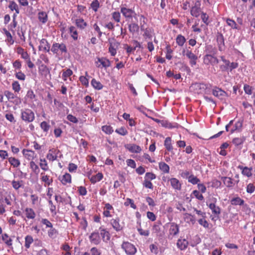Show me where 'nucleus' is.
<instances>
[{
    "instance_id": "nucleus-41",
    "label": "nucleus",
    "mask_w": 255,
    "mask_h": 255,
    "mask_svg": "<svg viewBox=\"0 0 255 255\" xmlns=\"http://www.w3.org/2000/svg\"><path fill=\"white\" fill-rule=\"evenodd\" d=\"M177 44L180 46H182L186 41V39L184 36L181 34L178 35L176 39Z\"/></svg>"
},
{
    "instance_id": "nucleus-25",
    "label": "nucleus",
    "mask_w": 255,
    "mask_h": 255,
    "mask_svg": "<svg viewBox=\"0 0 255 255\" xmlns=\"http://www.w3.org/2000/svg\"><path fill=\"white\" fill-rule=\"evenodd\" d=\"M212 86L209 84L200 83L198 86L200 90H203L205 94H209L211 91Z\"/></svg>"
},
{
    "instance_id": "nucleus-19",
    "label": "nucleus",
    "mask_w": 255,
    "mask_h": 255,
    "mask_svg": "<svg viewBox=\"0 0 255 255\" xmlns=\"http://www.w3.org/2000/svg\"><path fill=\"white\" fill-rule=\"evenodd\" d=\"M59 180L63 185H66L67 183H71V176L69 173H66L62 176H59Z\"/></svg>"
},
{
    "instance_id": "nucleus-43",
    "label": "nucleus",
    "mask_w": 255,
    "mask_h": 255,
    "mask_svg": "<svg viewBox=\"0 0 255 255\" xmlns=\"http://www.w3.org/2000/svg\"><path fill=\"white\" fill-rule=\"evenodd\" d=\"M33 242V239L32 236L27 235L25 238V247L26 248L28 249L30 245Z\"/></svg>"
},
{
    "instance_id": "nucleus-11",
    "label": "nucleus",
    "mask_w": 255,
    "mask_h": 255,
    "mask_svg": "<svg viewBox=\"0 0 255 255\" xmlns=\"http://www.w3.org/2000/svg\"><path fill=\"white\" fill-rule=\"evenodd\" d=\"M120 220L118 217L116 219H112L110 221L111 225L117 232L121 231L123 229V227L120 224Z\"/></svg>"
},
{
    "instance_id": "nucleus-62",
    "label": "nucleus",
    "mask_w": 255,
    "mask_h": 255,
    "mask_svg": "<svg viewBox=\"0 0 255 255\" xmlns=\"http://www.w3.org/2000/svg\"><path fill=\"white\" fill-rule=\"evenodd\" d=\"M201 18L202 21L205 23L206 25H208L209 21V16L207 15V14L204 12H202L201 13Z\"/></svg>"
},
{
    "instance_id": "nucleus-24",
    "label": "nucleus",
    "mask_w": 255,
    "mask_h": 255,
    "mask_svg": "<svg viewBox=\"0 0 255 255\" xmlns=\"http://www.w3.org/2000/svg\"><path fill=\"white\" fill-rule=\"evenodd\" d=\"M75 24L78 28L81 29H84L88 25L87 23L82 18L75 19Z\"/></svg>"
},
{
    "instance_id": "nucleus-46",
    "label": "nucleus",
    "mask_w": 255,
    "mask_h": 255,
    "mask_svg": "<svg viewBox=\"0 0 255 255\" xmlns=\"http://www.w3.org/2000/svg\"><path fill=\"white\" fill-rule=\"evenodd\" d=\"M73 74V71L70 69H67L64 71L62 74V78L64 81H66L67 77H70Z\"/></svg>"
},
{
    "instance_id": "nucleus-27",
    "label": "nucleus",
    "mask_w": 255,
    "mask_h": 255,
    "mask_svg": "<svg viewBox=\"0 0 255 255\" xmlns=\"http://www.w3.org/2000/svg\"><path fill=\"white\" fill-rule=\"evenodd\" d=\"M38 18L42 23H45L48 20V15L46 12L40 11L38 13Z\"/></svg>"
},
{
    "instance_id": "nucleus-12",
    "label": "nucleus",
    "mask_w": 255,
    "mask_h": 255,
    "mask_svg": "<svg viewBox=\"0 0 255 255\" xmlns=\"http://www.w3.org/2000/svg\"><path fill=\"white\" fill-rule=\"evenodd\" d=\"M221 179L225 185L229 188L233 187L235 183L238 184L239 182V179L233 181L231 178L228 177H222Z\"/></svg>"
},
{
    "instance_id": "nucleus-51",
    "label": "nucleus",
    "mask_w": 255,
    "mask_h": 255,
    "mask_svg": "<svg viewBox=\"0 0 255 255\" xmlns=\"http://www.w3.org/2000/svg\"><path fill=\"white\" fill-rule=\"evenodd\" d=\"M40 127L43 129V131L47 132L49 128L50 125L45 121H43L40 124Z\"/></svg>"
},
{
    "instance_id": "nucleus-53",
    "label": "nucleus",
    "mask_w": 255,
    "mask_h": 255,
    "mask_svg": "<svg viewBox=\"0 0 255 255\" xmlns=\"http://www.w3.org/2000/svg\"><path fill=\"white\" fill-rule=\"evenodd\" d=\"M156 177V176L155 174L152 172H147L145 175L144 179L150 181L155 179Z\"/></svg>"
},
{
    "instance_id": "nucleus-64",
    "label": "nucleus",
    "mask_w": 255,
    "mask_h": 255,
    "mask_svg": "<svg viewBox=\"0 0 255 255\" xmlns=\"http://www.w3.org/2000/svg\"><path fill=\"white\" fill-rule=\"evenodd\" d=\"M42 181L46 183L48 185H50L52 182V179H49L47 175H44L41 178Z\"/></svg>"
},
{
    "instance_id": "nucleus-29",
    "label": "nucleus",
    "mask_w": 255,
    "mask_h": 255,
    "mask_svg": "<svg viewBox=\"0 0 255 255\" xmlns=\"http://www.w3.org/2000/svg\"><path fill=\"white\" fill-rule=\"evenodd\" d=\"M128 27L129 32L132 34L139 31V27L138 25L135 22H132L130 24H128Z\"/></svg>"
},
{
    "instance_id": "nucleus-31",
    "label": "nucleus",
    "mask_w": 255,
    "mask_h": 255,
    "mask_svg": "<svg viewBox=\"0 0 255 255\" xmlns=\"http://www.w3.org/2000/svg\"><path fill=\"white\" fill-rule=\"evenodd\" d=\"M2 240L4 242V243L8 247H10L11 248L12 247V239L9 238L8 235L4 233L2 235Z\"/></svg>"
},
{
    "instance_id": "nucleus-13",
    "label": "nucleus",
    "mask_w": 255,
    "mask_h": 255,
    "mask_svg": "<svg viewBox=\"0 0 255 255\" xmlns=\"http://www.w3.org/2000/svg\"><path fill=\"white\" fill-rule=\"evenodd\" d=\"M200 5V2L197 1L195 3V5L191 7L190 13L193 16L198 17L199 16L201 12V9L199 7Z\"/></svg>"
},
{
    "instance_id": "nucleus-36",
    "label": "nucleus",
    "mask_w": 255,
    "mask_h": 255,
    "mask_svg": "<svg viewBox=\"0 0 255 255\" xmlns=\"http://www.w3.org/2000/svg\"><path fill=\"white\" fill-rule=\"evenodd\" d=\"M8 8L11 10H15L16 13H19V9L18 5L14 1H9V4L8 5Z\"/></svg>"
},
{
    "instance_id": "nucleus-35",
    "label": "nucleus",
    "mask_w": 255,
    "mask_h": 255,
    "mask_svg": "<svg viewBox=\"0 0 255 255\" xmlns=\"http://www.w3.org/2000/svg\"><path fill=\"white\" fill-rule=\"evenodd\" d=\"M159 168L164 173H168L169 172V166L165 162H160L159 163Z\"/></svg>"
},
{
    "instance_id": "nucleus-16",
    "label": "nucleus",
    "mask_w": 255,
    "mask_h": 255,
    "mask_svg": "<svg viewBox=\"0 0 255 255\" xmlns=\"http://www.w3.org/2000/svg\"><path fill=\"white\" fill-rule=\"evenodd\" d=\"M224 36L222 33L219 34L217 36V41L218 46L219 50L222 51L224 50V47L225 45Z\"/></svg>"
},
{
    "instance_id": "nucleus-47",
    "label": "nucleus",
    "mask_w": 255,
    "mask_h": 255,
    "mask_svg": "<svg viewBox=\"0 0 255 255\" xmlns=\"http://www.w3.org/2000/svg\"><path fill=\"white\" fill-rule=\"evenodd\" d=\"M30 166L35 174H38L39 173L40 171L39 167L34 161H32L30 162Z\"/></svg>"
},
{
    "instance_id": "nucleus-7",
    "label": "nucleus",
    "mask_w": 255,
    "mask_h": 255,
    "mask_svg": "<svg viewBox=\"0 0 255 255\" xmlns=\"http://www.w3.org/2000/svg\"><path fill=\"white\" fill-rule=\"evenodd\" d=\"M121 12L126 18H132L136 15V13L133 9L128 8L124 6L121 7Z\"/></svg>"
},
{
    "instance_id": "nucleus-8",
    "label": "nucleus",
    "mask_w": 255,
    "mask_h": 255,
    "mask_svg": "<svg viewBox=\"0 0 255 255\" xmlns=\"http://www.w3.org/2000/svg\"><path fill=\"white\" fill-rule=\"evenodd\" d=\"M203 62L206 65H215L219 63V60L215 55H205L203 57Z\"/></svg>"
},
{
    "instance_id": "nucleus-33",
    "label": "nucleus",
    "mask_w": 255,
    "mask_h": 255,
    "mask_svg": "<svg viewBox=\"0 0 255 255\" xmlns=\"http://www.w3.org/2000/svg\"><path fill=\"white\" fill-rule=\"evenodd\" d=\"M26 217L28 219H33L35 217L36 214L34 210L31 208H26L25 209Z\"/></svg>"
},
{
    "instance_id": "nucleus-17",
    "label": "nucleus",
    "mask_w": 255,
    "mask_h": 255,
    "mask_svg": "<svg viewBox=\"0 0 255 255\" xmlns=\"http://www.w3.org/2000/svg\"><path fill=\"white\" fill-rule=\"evenodd\" d=\"M126 148H127L130 152L132 153H139L141 151V147L137 145L132 144H127L126 145Z\"/></svg>"
},
{
    "instance_id": "nucleus-59",
    "label": "nucleus",
    "mask_w": 255,
    "mask_h": 255,
    "mask_svg": "<svg viewBox=\"0 0 255 255\" xmlns=\"http://www.w3.org/2000/svg\"><path fill=\"white\" fill-rule=\"evenodd\" d=\"M113 18L117 22L120 21L121 14L118 11H115L112 13Z\"/></svg>"
},
{
    "instance_id": "nucleus-34",
    "label": "nucleus",
    "mask_w": 255,
    "mask_h": 255,
    "mask_svg": "<svg viewBox=\"0 0 255 255\" xmlns=\"http://www.w3.org/2000/svg\"><path fill=\"white\" fill-rule=\"evenodd\" d=\"M103 178V175L102 173L99 172L96 175L92 176L90 178V181L94 184L98 181H101Z\"/></svg>"
},
{
    "instance_id": "nucleus-1",
    "label": "nucleus",
    "mask_w": 255,
    "mask_h": 255,
    "mask_svg": "<svg viewBox=\"0 0 255 255\" xmlns=\"http://www.w3.org/2000/svg\"><path fill=\"white\" fill-rule=\"evenodd\" d=\"M21 118L23 121L26 122L31 123L35 119L34 114L29 109L21 110Z\"/></svg>"
},
{
    "instance_id": "nucleus-22",
    "label": "nucleus",
    "mask_w": 255,
    "mask_h": 255,
    "mask_svg": "<svg viewBox=\"0 0 255 255\" xmlns=\"http://www.w3.org/2000/svg\"><path fill=\"white\" fill-rule=\"evenodd\" d=\"M244 120L243 119L239 120L235 125L234 128L231 129V133H233L235 131H241L243 127Z\"/></svg>"
},
{
    "instance_id": "nucleus-45",
    "label": "nucleus",
    "mask_w": 255,
    "mask_h": 255,
    "mask_svg": "<svg viewBox=\"0 0 255 255\" xmlns=\"http://www.w3.org/2000/svg\"><path fill=\"white\" fill-rule=\"evenodd\" d=\"M200 181V179L193 174L190 175L188 178V182L193 185L198 184Z\"/></svg>"
},
{
    "instance_id": "nucleus-6",
    "label": "nucleus",
    "mask_w": 255,
    "mask_h": 255,
    "mask_svg": "<svg viewBox=\"0 0 255 255\" xmlns=\"http://www.w3.org/2000/svg\"><path fill=\"white\" fill-rule=\"evenodd\" d=\"M109 51L111 53V55L114 56L117 53V49L120 45V42L117 41L114 38L109 39Z\"/></svg>"
},
{
    "instance_id": "nucleus-37",
    "label": "nucleus",
    "mask_w": 255,
    "mask_h": 255,
    "mask_svg": "<svg viewBox=\"0 0 255 255\" xmlns=\"http://www.w3.org/2000/svg\"><path fill=\"white\" fill-rule=\"evenodd\" d=\"M69 32L71 34V36L73 38V39L75 40H77L78 39V32L76 30V28L74 26H71L69 28Z\"/></svg>"
},
{
    "instance_id": "nucleus-48",
    "label": "nucleus",
    "mask_w": 255,
    "mask_h": 255,
    "mask_svg": "<svg viewBox=\"0 0 255 255\" xmlns=\"http://www.w3.org/2000/svg\"><path fill=\"white\" fill-rule=\"evenodd\" d=\"M252 168H248V167H244L243 170L242 171V173L243 175L247 176L248 177H251L252 175V173L251 172Z\"/></svg>"
},
{
    "instance_id": "nucleus-63",
    "label": "nucleus",
    "mask_w": 255,
    "mask_h": 255,
    "mask_svg": "<svg viewBox=\"0 0 255 255\" xmlns=\"http://www.w3.org/2000/svg\"><path fill=\"white\" fill-rule=\"evenodd\" d=\"M129 204L130 205V207L133 209H135L136 208V206L134 204L133 200L131 199L127 198L126 201L125 202V205L127 206Z\"/></svg>"
},
{
    "instance_id": "nucleus-15",
    "label": "nucleus",
    "mask_w": 255,
    "mask_h": 255,
    "mask_svg": "<svg viewBox=\"0 0 255 255\" xmlns=\"http://www.w3.org/2000/svg\"><path fill=\"white\" fill-rule=\"evenodd\" d=\"M168 181H170V184L174 189L178 191L181 189V184L177 178H172L169 179Z\"/></svg>"
},
{
    "instance_id": "nucleus-20",
    "label": "nucleus",
    "mask_w": 255,
    "mask_h": 255,
    "mask_svg": "<svg viewBox=\"0 0 255 255\" xmlns=\"http://www.w3.org/2000/svg\"><path fill=\"white\" fill-rule=\"evenodd\" d=\"M188 245V242L186 239H179L177 242V246L181 250H185L187 248Z\"/></svg>"
},
{
    "instance_id": "nucleus-10",
    "label": "nucleus",
    "mask_w": 255,
    "mask_h": 255,
    "mask_svg": "<svg viewBox=\"0 0 255 255\" xmlns=\"http://www.w3.org/2000/svg\"><path fill=\"white\" fill-rule=\"evenodd\" d=\"M89 240L92 244L98 245L101 243V238L98 232H94L89 236Z\"/></svg>"
},
{
    "instance_id": "nucleus-57",
    "label": "nucleus",
    "mask_w": 255,
    "mask_h": 255,
    "mask_svg": "<svg viewBox=\"0 0 255 255\" xmlns=\"http://www.w3.org/2000/svg\"><path fill=\"white\" fill-rule=\"evenodd\" d=\"M253 87L249 85L245 84L244 86V90L246 94L248 95H251L252 94Z\"/></svg>"
},
{
    "instance_id": "nucleus-40",
    "label": "nucleus",
    "mask_w": 255,
    "mask_h": 255,
    "mask_svg": "<svg viewBox=\"0 0 255 255\" xmlns=\"http://www.w3.org/2000/svg\"><path fill=\"white\" fill-rule=\"evenodd\" d=\"M8 162L14 167L19 166L20 164V161L18 159L12 157L8 158Z\"/></svg>"
},
{
    "instance_id": "nucleus-55",
    "label": "nucleus",
    "mask_w": 255,
    "mask_h": 255,
    "mask_svg": "<svg viewBox=\"0 0 255 255\" xmlns=\"http://www.w3.org/2000/svg\"><path fill=\"white\" fill-rule=\"evenodd\" d=\"M12 88L15 92H18L20 90V86L18 82L14 81L12 84Z\"/></svg>"
},
{
    "instance_id": "nucleus-49",
    "label": "nucleus",
    "mask_w": 255,
    "mask_h": 255,
    "mask_svg": "<svg viewBox=\"0 0 255 255\" xmlns=\"http://www.w3.org/2000/svg\"><path fill=\"white\" fill-rule=\"evenodd\" d=\"M226 22L228 25L230 26L232 28L236 29H239V27L237 26V23L234 20L231 19L230 18H228L227 19Z\"/></svg>"
},
{
    "instance_id": "nucleus-3",
    "label": "nucleus",
    "mask_w": 255,
    "mask_h": 255,
    "mask_svg": "<svg viewBox=\"0 0 255 255\" xmlns=\"http://www.w3.org/2000/svg\"><path fill=\"white\" fill-rule=\"evenodd\" d=\"M217 199L212 197L210 199L209 201L207 202V205L212 210L213 214L219 215L221 214V208L216 205Z\"/></svg>"
},
{
    "instance_id": "nucleus-4",
    "label": "nucleus",
    "mask_w": 255,
    "mask_h": 255,
    "mask_svg": "<svg viewBox=\"0 0 255 255\" xmlns=\"http://www.w3.org/2000/svg\"><path fill=\"white\" fill-rule=\"evenodd\" d=\"M212 94L222 101L226 100V98L228 97V94L225 91L217 86H215L213 89Z\"/></svg>"
},
{
    "instance_id": "nucleus-42",
    "label": "nucleus",
    "mask_w": 255,
    "mask_h": 255,
    "mask_svg": "<svg viewBox=\"0 0 255 255\" xmlns=\"http://www.w3.org/2000/svg\"><path fill=\"white\" fill-rule=\"evenodd\" d=\"M102 130L107 134H111L114 131L113 128L110 126L105 125L102 127Z\"/></svg>"
},
{
    "instance_id": "nucleus-9",
    "label": "nucleus",
    "mask_w": 255,
    "mask_h": 255,
    "mask_svg": "<svg viewBox=\"0 0 255 255\" xmlns=\"http://www.w3.org/2000/svg\"><path fill=\"white\" fill-rule=\"evenodd\" d=\"M38 50L39 51L43 50L47 52H49L50 50H51L50 45L46 39L42 38L40 40Z\"/></svg>"
},
{
    "instance_id": "nucleus-38",
    "label": "nucleus",
    "mask_w": 255,
    "mask_h": 255,
    "mask_svg": "<svg viewBox=\"0 0 255 255\" xmlns=\"http://www.w3.org/2000/svg\"><path fill=\"white\" fill-rule=\"evenodd\" d=\"M91 85L96 90H101L103 88V85L100 82L97 81L95 79H93L91 81Z\"/></svg>"
},
{
    "instance_id": "nucleus-61",
    "label": "nucleus",
    "mask_w": 255,
    "mask_h": 255,
    "mask_svg": "<svg viewBox=\"0 0 255 255\" xmlns=\"http://www.w3.org/2000/svg\"><path fill=\"white\" fill-rule=\"evenodd\" d=\"M143 186L145 188H149L150 189H152L153 188V186L152 183L149 180H147L144 179V180L143 182Z\"/></svg>"
},
{
    "instance_id": "nucleus-26",
    "label": "nucleus",
    "mask_w": 255,
    "mask_h": 255,
    "mask_svg": "<svg viewBox=\"0 0 255 255\" xmlns=\"http://www.w3.org/2000/svg\"><path fill=\"white\" fill-rule=\"evenodd\" d=\"M244 200L239 197H234L230 200L231 204L235 206H242L244 205Z\"/></svg>"
},
{
    "instance_id": "nucleus-28",
    "label": "nucleus",
    "mask_w": 255,
    "mask_h": 255,
    "mask_svg": "<svg viewBox=\"0 0 255 255\" xmlns=\"http://www.w3.org/2000/svg\"><path fill=\"white\" fill-rule=\"evenodd\" d=\"M98 61L102 65V67L107 68L111 66L110 60L105 57L98 58Z\"/></svg>"
},
{
    "instance_id": "nucleus-2",
    "label": "nucleus",
    "mask_w": 255,
    "mask_h": 255,
    "mask_svg": "<svg viewBox=\"0 0 255 255\" xmlns=\"http://www.w3.org/2000/svg\"><path fill=\"white\" fill-rule=\"evenodd\" d=\"M51 51L54 54H57L59 51L61 53H66L67 52V49L66 45L63 43L54 42L52 45Z\"/></svg>"
},
{
    "instance_id": "nucleus-56",
    "label": "nucleus",
    "mask_w": 255,
    "mask_h": 255,
    "mask_svg": "<svg viewBox=\"0 0 255 255\" xmlns=\"http://www.w3.org/2000/svg\"><path fill=\"white\" fill-rule=\"evenodd\" d=\"M186 56L190 59H197V56L190 50H187L185 54Z\"/></svg>"
},
{
    "instance_id": "nucleus-60",
    "label": "nucleus",
    "mask_w": 255,
    "mask_h": 255,
    "mask_svg": "<svg viewBox=\"0 0 255 255\" xmlns=\"http://www.w3.org/2000/svg\"><path fill=\"white\" fill-rule=\"evenodd\" d=\"M67 119L70 122L74 124H77L78 123V120L77 118L71 114H69L67 115Z\"/></svg>"
},
{
    "instance_id": "nucleus-18",
    "label": "nucleus",
    "mask_w": 255,
    "mask_h": 255,
    "mask_svg": "<svg viewBox=\"0 0 255 255\" xmlns=\"http://www.w3.org/2000/svg\"><path fill=\"white\" fill-rule=\"evenodd\" d=\"M99 230L101 231L100 234L103 241L107 242L110 240V234L108 231L102 227L99 228Z\"/></svg>"
},
{
    "instance_id": "nucleus-23",
    "label": "nucleus",
    "mask_w": 255,
    "mask_h": 255,
    "mask_svg": "<svg viewBox=\"0 0 255 255\" xmlns=\"http://www.w3.org/2000/svg\"><path fill=\"white\" fill-rule=\"evenodd\" d=\"M161 126L163 127L171 129L177 128L178 124L175 123H171L166 120H162L161 121Z\"/></svg>"
},
{
    "instance_id": "nucleus-39",
    "label": "nucleus",
    "mask_w": 255,
    "mask_h": 255,
    "mask_svg": "<svg viewBox=\"0 0 255 255\" xmlns=\"http://www.w3.org/2000/svg\"><path fill=\"white\" fill-rule=\"evenodd\" d=\"M164 146L168 151H171L173 147L171 144V138L170 137H167L164 141Z\"/></svg>"
},
{
    "instance_id": "nucleus-54",
    "label": "nucleus",
    "mask_w": 255,
    "mask_h": 255,
    "mask_svg": "<svg viewBox=\"0 0 255 255\" xmlns=\"http://www.w3.org/2000/svg\"><path fill=\"white\" fill-rule=\"evenodd\" d=\"M198 200L202 201L204 200V197L202 194H200L198 190H194L192 193Z\"/></svg>"
},
{
    "instance_id": "nucleus-58",
    "label": "nucleus",
    "mask_w": 255,
    "mask_h": 255,
    "mask_svg": "<svg viewBox=\"0 0 255 255\" xmlns=\"http://www.w3.org/2000/svg\"><path fill=\"white\" fill-rule=\"evenodd\" d=\"M100 5L99 2L98 0H95L93 1L91 4V6L93 10L95 11H97L98 10V8H99Z\"/></svg>"
},
{
    "instance_id": "nucleus-21",
    "label": "nucleus",
    "mask_w": 255,
    "mask_h": 255,
    "mask_svg": "<svg viewBox=\"0 0 255 255\" xmlns=\"http://www.w3.org/2000/svg\"><path fill=\"white\" fill-rule=\"evenodd\" d=\"M179 229L177 224L175 223H171L169 229V233L173 236L177 235L179 233Z\"/></svg>"
},
{
    "instance_id": "nucleus-44",
    "label": "nucleus",
    "mask_w": 255,
    "mask_h": 255,
    "mask_svg": "<svg viewBox=\"0 0 255 255\" xmlns=\"http://www.w3.org/2000/svg\"><path fill=\"white\" fill-rule=\"evenodd\" d=\"M55 151V150L54 149H51L49 150V153L46 155V157L48 159L52 161L56 160L57 155H54L53 154Z\"/></svg>"
},
{
    "instance_id": "nucleus-50",
    "label": "nucleus",
    "mask_w": 255,
    "mask_h": 255,
    "mask_svg": "<svg viewBox=\"0 0 255 255\" xmlns=\"http://www.w3.org/2000/svg\"><path fill=\"white\" fill-rule=\"evenodd\" d=\"M4 95L6 97L8 100L10 102V101H12L15 98V96L13 93H11L9 91H5L4 92Z\"/></svg>"
},
{
    "instance_id": "nucleus-30",
    "label": "nucleus",
    "mask_w": 255,
    "mask_h": 255,
    "mask_svg": "<svg viewBox=\"0 0 255 255\" xmlns=\"http://www.w3.org/2000/svg\"><path fill=\"white\" fill-rule=\"evenodd\" d=\"M206 55H215L217 53V50L215 47H213L212 45H209L206 47Z\"/></svg>"
},
{
    "instance_id": "nucleus-52",
    "label": "nucleus",
    "mask_w": 255,
    "mask_h": 255,
    "mask_svg": "<svg viewBox=\"0 0 255 255\" xmlns=\"http://www.w3.org/2000/svg\"><path fill=\"white\" fill-rule=\"evenodd\" d=\"M115 132L121 135H126L128 133L127 130L123 127L116 129Z\"/></svg>"
},
{
    "instance_id": "nucleus-14",
    "label": "nucleus",
    "mask_w": 255,
    "mask_h": 255,
    "mask_svg": "<svg viewBox=\"0 0 255 255\" xmlns=\"http://www.w3.org/2000/svg\"><path fill=\"white\" fill-rule=\"evenodd\" d=\"M161 222L158 221L155 224L153 225L152 228L153 232L156 234L157 236L159 237H163L164 234V232L161 230Z\"/></svg>"
},
{
    "instance_id": "nucleus-5",
    "label": "nucleus",
    "mask_w": 255,
    "mask_h": 255,
    "mask_svg": "<svg viewBox=\"0 0 255 255\" xmlns=\"http://www.w3.org/2000/svg\"><path fill=\"white\" fill-rule=\"evenodd\" d=\"M122 248L128 255H134L136 252V249L129 242H124Z\"/></svg>"
},
{
    "instance_id": "nucleus-32",
    "label": "nucleus",
    "mask_w": 255,
    "mask_h": 255,
    "mask_svg": "<svg viewBox=\"0 0 255 255\" xmlns=\"http://www.w3.org/2000/svg\"><path fill=\"white\" fill-rule=\"evenodd\" d=\"M246 140V137L242 136L241 137H236L233 139L232 142L235 146H238L240 145L245 142Z\"/></svg>"
}]
</instances>
